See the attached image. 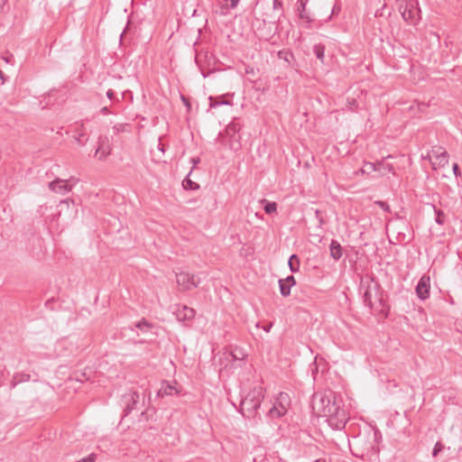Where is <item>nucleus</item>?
<instances>
[{
    "mask_svg": "<svg viewBox=\"0 0 462 462\" xmlns=\"http://www.w3.org/2000/svg\"><path fill=\"white\" fill-rule=\"evenodd\" d=\"M360 291L363 293V301L369 309H379L383 306L381 286L373 278L362 282Z\"/></svg>",
    "mask_w": 462,
    "mask_h": 462,
    "instance_id": "nucleus-1",
    "label": "nucleus"
},
{
    "mask_svg": "<svg viewBox=\"0 0 462 462\" xmlns=\"http://www.w3.org/2000/svg\"><path fill=\"white\" fill-rule=\"evenodd\" d=\"M263 397V389L262 386H254L251 389L241 401L240 412L242 415L248 419L254 418Z\"/></svg>",
    "mask_w": 462,
    "mask_h": 462,
    "instance_id": "nucleus-2",
    "label": "nucleus"
},
{
    "mask_svg": "<svg viewBox=\"0 0 462 462\" xmlns=\"http://www.w3.org/2000/svg\"><path fill=\"white\" fill-rule=\"evenodd\" d=\"M323 417L328 418L331 425H335L336 429H342L347 421V414L342 407V400L337 398L335 395L334 400L329 404L328 408L323 410Z\"/></svg>",
    "mask_w": 462,
    "mask_h": 462,
    "instance_id": "nucleus-3",
    "label": "nucleus"
},
{
    "mask_svg": "<svg viewBox=\"0 0 462 462\" xmlns=\"http://www.w3.org/2000/svg\"><path fill=\"white\" fill-rule=\"evenodd\" d=\"M427 157L430 159L433 169L443 168L448 163V153L442 147L435 145L429 152Z\"/></svg>",
    "mask_w": 462,
    "mask_h": 462,
    "instance_id": "nucleus-4",
    "label": "nucleus"
},
{
    "mask_svg": "<svg viewBox=\"0 0 462 462\" xmlns=\"http://www.w3.org/2000/svg\"><path fill=\"white\" fill-rule=\"evenodd\" d=\"M335 395L333 392H329L326 394L315 393L313 395L312 408L319 416L323 417L324 408H326V410L328 408Z\"/></svg>",
    "mask_w": 462,
    "mask_h": 462,
    "instance_id": "nucleus-5",
    "label": "nucleus"
},
{
    "mask_svg": "<svg viewBox=\"0 0 462 462\" xmlns=\"http://www.w3.org/2000/svg\"><path fill=\"white\" fill-rule=\"evenodd\" d=\"M176 279L181 291H190L193 288H197L199 284V281L195 279V275L189 273L180 272L176 273Z\"/></svg>",
    "mask_w": 462,
    "mask_h": 462,
    "instance_id": "nucleus-6",
    "label": "nucleus"
},
{
    "mask_svg": "<svg viewBox=\"0 0 462 462\" xmlns=\"http://www.w3.org/2000/svg\"><path fill=\"white\" fill-rule=\"evenodd\" d=\"M399 10L405 22L411 24H415L417 23L420 11L411 1L407 2L404 5H401Z\"/></svg>",
    "mask_w": 462,
    "mask_h": 462,
    "instance_id": "nucleus-7",
    "label": "nucleus"
},
{
    "mask_svg": "<svg viewBox=\"0 0 462 462\" xmlns=\"http://www.w3.org/2000/svg\"><path fill=\"white\" fill-rule=\"evenodd\" d=\"M430 278L429 275H422L420 279L415 291L419 299L424 300L430 296Z\"/></svg>",
    "mask_w": 462,
    "mask_h": 462,
    "instance_id": "nucleus-8",
    "label": "nucleus"
},
{
    "mask_svg": "<svg viewBox=\"0 0 462 462\" xmlns=\"http://www.w3.org/2000/svg\"><path fill=\"white\" fill-rule=\"evenodd\" d=\"M140 395L137 392H131L124 395V402L125 407L124 409V415L127 416L133 410L136 408L139 402Z\"/></svg>",
    "mask_w": 462,
    "mask_h": 462,
    "instance_id": "nucleus-9",
    "label": "nucleus"
},
{
    "mask_svg": "<svg viewBox=\"0 0 462 462\" xmlns=\"http://www.w3.org/2000/svg\"><path fill=\"white\" fill-rule=\"evenodd\" d=\"M175 315L178 320L180 321H185V320H191L194 319L196 311L194 309L189 308L186 305L178 306V308L175 310Z\"/></svg>",
    "mask_w": 462,
    "mask_h": 462,
    "instance_id": "nucleus-10",
    "label": "nucleus"
},
{
    "mask_svg": "<svg viewBox=\"0 0 462 462\" xmlns=\"http://www.w3.org/2000/svg\"><path fill=\"white\" fill-rule=\"evenodd\" d=\"M49 189L53 192L65 194L71 190L72 185H69L66 180L57 178L49 183Z\"/></svg>",
    "mask_w": 462,
    "mask_h": 462,
    "instance_id": "nucleus-11",
    "label": "nucleus"
},
{
    "mask_svg": "<svg viewBox=\"0 0 462 462\" xmlns=\"http://www.w3.org/2000/svg\"><path fill=\"white\" fill-rule=\"evenodd\" d=\"M86 128L83 123H76L74 126V138L78 144L84 145L88 141Z\"/></svg>",
    "mask_w": 462,
    "mask_h": 462,
    "instance_id": "nucleus-12",
    "label": "nucleus"
},
{
    "mask_svg": "<svg viewBox=\"0 0 462 462\" xmlns=\"http://www.w3.org/2000/svg\"><path fill=\"white\" fill-rule=\"evenodd\" d=\"M178 393H179V390L174 385L168 383L166 381L162 382V387L157 392V395L159 397H163L166 395H173V394H178Z\"/></svg>",
    "mask_w": 462,
    "mask_h": 462,
    "instance_id": "nucleus-13",
    "label": "nucleus"
},
{
    "mask_svg": "<svg viewBox=\"0 0 462 462\" xmlns=\"http://www.w3.org/2000/svg\"><path fill=\"white\" fill-rule=\"evenodd\" d=\"M330 256L335 260L338 261L342 257L343 248L337 240H332L329 245Z\"/></svg>",
    "mask_w": 462,
    "mask_h": 462,
    "instance_id": "nucleus-14",
    "label": "nucleus"
},
{
    "mask_svg": "<svg viewBox=\"0 0 462 462\" xmlns=\"http://www.w3.org/2000/svg\"><path fill=\"white\" fill-rule=\"evenodd\" d=\"M31 379V375L26 373H15L13 375L10 385L11 388H14L17 384L24 382H28Z\"/></svg>",
    "mask_w": 462,
    "mask_h": 462,
    "instance_id": "nucleus-15",
    "label": "nucleus"
},
{
    "mask_svg": "<svg viewBox=\"0 0 462 462\" xmlns=\"http://www.w3.org/2000/svg\"><path fill=\"white\" fill-rule=\"evenodd\" d=\"M377 171H379L381 175H384L388 172L395 173L393 164L387 162L384 159L377 162Z\"/></svg>",
    "mask_w": 462,
    "mask_h": 462,
    "instance_id": "nucleus-16",
    "label": "nucleus"
},
{
    "mask_svg": "<svg viewBox=\"0 0 462 462\" xmlns=\"http://www.w3.org/2000/svg\"><path fill=\"white\" fill-rule=\"evenodd\" d=\"M286 411L287 410L284 405H280V407L273 405V408L269 410L268 414L271 418H280L284 415Z\"/></svg>",
    "mask_w": 462,
    "mask_h": 462,
    "instance_id": "nucleus-17",
    "label": "nucleus"
},
{
    "mask_svg": "<svg viewBox=\"0 0 462 462\" xmlns=\"http://www.w3.org/2000/svg\"><path fill=\"white\" fill-rule=\"evenodd\" d=\"M241 126L238 123L232 122L230 123L226 129V133L231 138H235L236 134L240 131Z\"/></svg>",
    "mask_w": 462,
    "mask_h": 462,
    "instance_id": "nucleus-18",
    "label": "nucleus"
},
{
    "mask_svg": "<svg viewBox=\"0 0 462 462\" xmlns=\"http://www.w3.org/2000/svg\"><path fill=\"white\" fill-rule=\"evenodd\" d=\"M288 265L292 273H297L300 269V260L296 254L291 255Z\"/></svg>",
    "mask_w": 462,
    "mask_h": 462,
    "instance_id": "nucleus-19",
    "label": "nucleus"
},
{
    "mask_svg": "<svg viewBox=\"0 0 462 462\" xmlns=\"http://www.w3.org/2000/svg\"><path fill=\"white\" fill-rule=\"evenodd\" d=\"M313 52L316 57L323 63L325 58V46L320 43L314 45Z\"/></svg>",
    "mask_w": 462,
    "mask_h": 462,
    "instance_id": "nucleus-20",
    "label": "nucleus"
},
{
    "mask_svg": "<svg viewBox=\"0 0 462 462\" xmlns=\"http://www.w3.org/2000/svg\"><path fill=\"white\" fill-rule=\"evenodd\" d=\"M432 207H433V209H434V212L436 215V217H435L436 223L440 226L444 225L445 221H446V216H445L444 212L441 209L437 208L435 206H432Z\"/></svg>",
    "mask_w": 462,
    "mask_h": 462,
    "instance_id": "nucleus-21",
    "label": "nucleus"
},
{
    "mask_svg": "<svg viewBox=\"0 0 462 462\" xmlns=\"http://www.w3.org/2000/svg\"><path fill=\"white\" fill-rule=\"evenodd\" d=\"M361 171L366 174L377 171V162H365L361 169Z\"/></svg>",
    "mask_w": 462,
    "mask_h": 462,
    "instance_id": "nucleus-22",
    "label": "nucleus"
},
{
    "mask_svg": "<svg viewBox=\"0 0 462 462\" xmlns=\"http://www.w3.org/2000/svg\"><path fill=\"white\" fill-rule=\"evenodd\" d=\"M279 287L281 294L283 297H288L291 294V286L288 283H285L282 279L279 280Z\"/></svg>",
    "mask_w": 462,
    "mask_h": 462,
    "instance_id": "nucleus-23",
    "label": "nucleus"
},
{
    "mask_svg": "<svg viewBox=\"0 0 462 462\" xmlns=\"http://www.w3.org/2000/svg\"><path fill=\"white\" fill-rule=\"evenodd\" d=\"M183 188L186 189L196 190L199 188V185L194 181H192L189 177H186L182 181Z\"/></svg>",
    "mask_w": 462,
    "mask_h": 462,
    "instance_id": "nucleus-24",
    "label": "nucleus"
},
{
    "mask_svg": "<svg viewBox=\"0 0 462 462\" xmlns=\"http://www.w3.org/2000/svg\"><path fill=\"white\" fill-rule=\"evenodd\" d=\"M297 11L299 12V16L301 20H304L307 23L312 22L310 16L306 13V7L302 8L300 7V4H297Z\"/></svg>",
    "mask_w": 462,
    "mask_h": 462,
    "instance_id": "nucleus-25",
    "label": "nucleus"
},
{
    "mask_svg": "<svg viewBox=\"0 0 462 462\" xmlns=\"http://www.w3.org/2000/svg\"><path fill=\"white\" fill-rule=\"evenodd\" d=\"M263 202L265 203L263 209L266 214L270 215L276 212L277 204L275 202H269L266 201L265 199H263Z\"/></svg>",
    "mask_w": 462,
    "mask_h": 462,
    "instance_id": "nucleus-26",
    "label": "nucleus"
},
{
    "mask_svg": "<svg viewBox=\"0 0 462 462\" xmlns=\"http://www.w3.org/2000/svg\"><path fill=\"white\" fill-rule=\"evenodd\" d=\"M277 55L279 59L283 60L287 62H290V58H293L292 52L286 50L279 51Z\"/></svg>",
    "mask_w": 462,
    "mask_h": 462,
    "instance_id": "nucleus-27",
    "label": "nucleus"
},
{
    "mask_svg": "<svg viewBox=\"0 0 462 462\" xmlns=\"http://www.w3.org/2000/svg\"><path fill=\"white\" fill-rule=\"evenodd\" d=\"M136 328L141 330H143L144 328H152V325L148 321H146L144 319H143L141 321H139L136 324Z\"/></svg>",
    "mask_w": 462,
    "mask_h": 462,
    "instance_id": "nucleus-28",
    "label": "nucleus"
},
{
    "mask_svg": "<svg viewBox=\"0 0 462 462\" xmlns=\"http://www.w3.org/2000/svg\"><path fill=\"white\" fill-rule=\"evenodd\" d=\"M108 153V152H106L100 146L96 151V156H98L99 160H104Z\"/></svg>",
    "mask_w": 462,
    "mask_h": 462,
    "instance_id": "nucleus-29",
    "label": "nucleus"
},
{
    "mask_svg": "<svg viewBox=\"0 0 462 462\" xmlns=\"http://www.w3.org/2000/svg\"><path fill=\"white\" fill-rule=\"evenodd\" d=\"M444 448V446L440 443V442H437L434 446V448H433V451H432V456L435 457L438 456V454L442 451V449Z\"/></svg>",
    "mask_w": 462,
    "mask_h": 462,
    "instance_id": "nucleus-30",
    "label": "nucleus"
},
{
    "mask_svg": "<svg viewBox=\"0 0 462 462\" xmlns=\"http://www.w3.org/2000/svg\"><path fill=\"white\" fill-rule=\"evenodd\" d=\"M369 436H359L356 440V445L364 446L366 444Z\"/></svg>",
    "mask_w": 462,
    "mask_h": 462,
    "instance_id": "nucleus-31",
    "label": "nucleus"
},
{
    "mask_svg": "<svg viewBox=\"0 0 462 462\" xmlns=\"http://www.w3.org/2000/svg\"><path fill=\"white\" fill-rule=\"evenodd\" d=\"M285 283H288L289 286L292 287L293 285H295L296 283V281H295V278L293 275H289L287 278L285 279H282Z\"/></svg>",
    "mask_w": 462,
    "mask_h": 462,
    "instance_id": "nucleus-32",
    "label": "nucleus"
},
{
    "mask_svg": "<svg viewBox=\"0 0 462 462\" xmlns=\"http://www.w3.org/2000/svg\"><path fill=\"white\" fill-rule=\"evenodd\" d=\"M375 204H377L383 210L390 212V207L386 202L378 200L375 201Z\"/></svg>",
    "mask_w": 462,
    "mask_h": 462,
    "instance_id": "nucleus-33",
    "label": "nucleus"
},
{
    "mask_svg": "<svg viewBox=\"0 0 462 462\" xmlns=\"http://www.w3.org/2000/svg\"><path fill=\"white\" fill-rule=\"evenodd\" d=\"M374 444L372 442H369V445L364 448L361 456H364L365 454L368 455L372 450H374Z\"/></svg>",
    "mask_w": 462,
    "mask_h": 462,
    "instance_id": "nucleus-34",
    "label": "nucleus"
},
{
    "mask_svg": "<svg viewBox=\"0 0 462 462\" xmlns=\"http://www.w3.org/2000/svg\"><path fill=\"white\" fill-rule=\"evenodd\" d=\"M95 460L96 456L94 454H90L88 457L79 459L78 462H95Z\"/></svg>",
    "mask_w": 462,
    "mask_h": 462,
    "instance_id": "nucleus-35",
    "label": "nucleus"
},
{
    "mask_svg": "<svg viewBox=\"0 0 462 462\" xmlns=\"http://www.w3.org/2000/svg\"><path fill=\"white\" fill-rule=\"evenodd\" d=\"M289 401V395L285 393H281L279 396L280 405H283L282 403Z\"/></svg>",
    "mask_w": 462,
    "mask_h": 462,
    "instance_id": "nucleus-36",
    "label": "nucleus"
},
{
    "mask_svg": "<svg viewBox=\"0 0 462 462\" xmlns=\"http://www.w3.org/2000/svg\"><path fill=\"white\" fill-rule=\"evenodd\" d=\"M273 9L274 10H282V2L281 0H273Z\"/></svg>",
    "mask_w": 462,
    "mask_h": 462,
    "instance_id": "nucleus-37",
    "label": "nucleus"
},
{
    "mask_svg": "<svg viewBox=\"0 0 462 462\" xmlns=\"http://www.w3.org/2000/svg\"><path fill=\"white\" fill-rule=\"evenodd\" d=\"M452 170H453V172H454L456 177H458V176L461 175V172H460V170H459V166H458L457 163H454L453 164Z\"/></svg>",
    "mask_w": 462,
    "mask_h": 462,
    "instance_id": "nucleus-38",
    "label": "nucleus"
},
{
    "mask_svg": "<svg viewBox=\"0 0 462 462\" xmlns=\"http://www.w3.org/2000/svg\"><path fill=\"white\" fill-rule=\"evenodd\" d=\"M157 149L160 152H162V154L164 153L165 150H164V145L161 142V138L159 139V142L157 143Z\"/></svg>",
    "mask_w": 462,
    "mask_h": 462,
    "instance_id": "nucleus-39",
    "label": "nucleus"
},
{
    "mask_svg": "<svg viewBox=\"0 0 462 462\" xmlns=\"http://www.w3.org/2000/svg\"><path fill=\"white\" fill-rule=\"evenodd\" d=\"M106 97H107L110 100H113V99H114V97H115V92H114V90H112V89H108V90L106 91Z\"/></svg>",
    "mask_w": 462,
    "mask_h": 462,
    "instance_id": "nucleus-40",
    "label": "nucleus"
},
{
    "mask_svg": "<svg viewBox=\"0 0 462 462\" xmlns=\"http://www.w3.org/2000/svg\"><path fill=\"white\" fill-rule=\"evenodd\" d=\"M181 100L183 101L184 105L187 106L188 109H190V103L187 97L184 96H181Z\"/></svg>",
    "mask_w": 462,
    "mask_h": 462,
    "instance_id": "nucleus-41",
    "label": "nucleus"
},
{
    "mask_svg": "<svg viewBox=\"0 0 462 462\" xmlns=\"http://www.w3.org/2000/svg\"><path fill=\"white\" fill-rule=\"evenodd\" d=\"M124 128H125V126H124V125H115L113 129H114L116 133H119V132H121V131H124Z\"/></svg>",
    "mask_w": 462,
    "mask_h": 462,
    "instance_id": "nucleus-42",
    "label": "nucleus"
},
{
    "mask_svg": "<svg viewBox=\"0 0 462 462\" xmlns=\"http://www.w3.org/2000/svg\"><path fill=\"white\" fill-rule=\"evenodd\" d=\"M191 162L193 164V167H195L197 164H199L200 162V158L199 157H194L191 159Z\"/></svg>",
    "mask_w": 462,
    "mask_h": 462,
    "instance_id": "nucleus-43",
    "label": "nucleus"
},
{
    "mask_svg": "<svg viewBox=\"0 0 462 462\" xmlns=\"http://www.w3.org/2000/svg\"><path fill=\"white\" fill-rule=\"evenodd\" d=\"M100 113L103 115H107L110 113V110L107 106H104L101 108Z\"/></svg>",
    "mask_w": 462,
    "mask_h": 462,
    "instance_id": "nucleus-44",
    "label": "nucleus"
},
{
    "mask_svg": "<svg viewBox=\"0 0 462 462\" xmlns=\"http://www.w3.org/2000/svg\"><path fill=\"white\" fill-rule=\"evenodd\" d=\"M309 0H298L297 4H300V7L305 8Z\"/></svg>",
    "mask_w": 462,
    "mask_h": 462,
    "instance_id": "nucleus-45",
    "label": "nucleus"
},
{
    "mask_svg": "<svg viewBox=\"0 0 462 462\" xmlns=\"http://www.w3.org/2000/svg\"><path fill=\"white\" fill-rule=\"evenodd\" d=\"M240 0H230V7L231 8H235L236 7L237 4L239 3Z\"/></svg>",
    "mask_w": 462,
    "mask_h": 462,
    "instance_id": "nucleus-46",
    "label": "nucleus"
},
{
    "mask_svg": "<svg viewBox=\"0 0 462 462\" xmlns=\"http://www.w3.org/2000/svg\"><path fill=\"white\" fill-rule=\"evenodd\" d=\"M233 356H234V357H235L236 359H243V358H244V356H245V355H244V354H241V356H239V354H236H236H233Z\"/></svg>",
    "mask_w": 462,
    "mask_h": 462,
    "instance_id": "nucleus-47",
    "label": "nucleus"
},
{
    "mask_svg": "<svg viewBox=\"0 0 462 462\" xmlns=\"http://www.w3.org/2000/svg\"><path fill=\"white\" fill-rule=\"evenodd\" d=\"M233 356H234V357H235L236 359H243V358H244V356H245V355H244V354H241V356H239V354H236H236H233Z\"/></svg>",
    "mask_w": 462,
    "mask_h": 462,
    "instance_id": "nucleus-48",
    "label": "nucleus"
},
{
    "mask_svg": "<svg viewBox=\"0 0 462 462\" xmlns=\"http://www.w3.org/2000/svg\"><path fill=\"white\" fill-rule=\"evenodd\" d=\"M7 3V0H1V8Z\"/></svg>",
    "mask_w": 462,
    "mask_h": 462,
    "instance_id": "nucleus-49",
    "label": "nucleus"
},
{
    "mask_svg": "<svg viewBox=\"0 0 462 462\" xmlns=\"http://www.w3.org/2000/svg\"><path fill=\"white\" fill-rule=\"evenodd\" d=\"M272 327V324H270L268 327H264L263 329L266 331V332H269L270 330V328Z\"/></svg>",
    "mask_w": 462,
    "mask_h": 462,
    "instance_id": "nucleus-50",
    "label": "nucleus"
},
{
    "mask_svg": "<svg viewBox=\"0 0 462 462\" xmlns=\"http://www.w3.org/2000/svg\"><path fill=\"white\" fill-rule=\"evenodd\" d=\"M4 76H5V75H4L3 71H2V70H0V79H3V80H4Z\"/></svg>",
    "mask_w": 462,
    "mask_h": 462,
    "instance_id": "nucleus-51",
    "label": "nucleus"
},
{
    "mask_svg": "<svg viewBox=\"0 0 462 462\" xmlns=\"http://www.w3.org/2000/svg\"><path fill=\"white\" fill-rule=\"evenodd\" d=\"M3 59H4L6 62H9V60H9V59H10L9 57H3Z\"/></svg>",
    "mask_w": 462,
    "mask_h": 462,
    "instance_id": "nucleus-52",
    "label": "nucleus"
},
{
    "mask_svg": "<svg viewBox=\"0 0 462 462\" xmlns=\"http://www.w3.org/2000/svg\"><path fill=\"white\" fill-rule=\"evenodd\" d=\"M246 73L247 74L252 73V69L251 70L246 69Z\"/></svg>",
    "mask_w": 462,
    "mask_h": 462,
    "instance_id": "nucleus-53",
    "label": "nucleus"
},
{
    "mask_svg": "<svg viewBox=\"0 0 462 462\" xmlns=\"http://www.w3.org/2000/svg\"><path fill=\"white\" fill-rule=\"evenodd\" d=\"M191 173H192V171H189L188 173V177L190 176Z\"/></svg>",
    "mask_w": 462,
    "mask_h": 462,
    "instance_id": "nucleus-54",
    "label": "nucleus"
},
{
    "mask_svg": "<svg viewBox=\"0 0 462 462\" xmlns=\"http://www.w3.org/2000/svg\"><path fill=\"white\" fill-rule=\"evenodd\" d=\"M191 173H192V171H189L188 173V177L190 176Z\"/></svg>",
    "mask_w": 462,
    "mask_h": 462,
    "instance_id": "nucleus-55",
    "label": "nucleus"
},
{
    "mask_svg": "<svg viewBox=\"0 0 462 462\" xmlns=\"http://www.w3.org/2000/svg\"><path fill=\"white\" fill-rule=\"evenodd\" d=\"M191 173H192V171H189L188 173V177L190 176Z\"/></svg>",
    "mask_w": 462,
    "mask_h": 462,
    "instance_id": "nucleus-56",
    "label": "nucleus"
},
{
    "mask_svg": "<svg viewBox=\"0 0 462 462\" xmlns=\"http://www.w3.org/2000/svg\"><path fill=\"white\" fill-rule=\"evenodd\" d=\"M316 462H325V461L317 460Z\"/></svg>",
    "mask_w": 462,
    "mask_h": 462,
    "instance_id": "nucleus-57",
    "label": "nucleus"
}]
</instances>
